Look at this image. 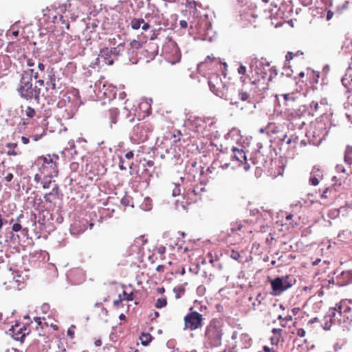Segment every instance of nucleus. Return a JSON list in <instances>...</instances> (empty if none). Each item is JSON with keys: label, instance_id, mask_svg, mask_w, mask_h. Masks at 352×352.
I'll return each mask as SVG.
<instances>
[{"label": "nucleus", "instance_id": "473e14b6", "mask_svg": "<svg viewBox=\"0 0 352 352\" xmlns=\"http://www.w3.org/2000/svg\"><path fill=\"white\" fill-rule=\"evenodd\" d=\"M58 190V184H55L51 192H50L49 193H46L44 195V199H45V202L52 203V200L51 199L50 197L52 195H53L54 194L57 193Z\"/></svg>", "mask_w": 352, "mask_h": 352}, {"label": "nucleus", "instance_id": "4d7b16f0", "mask_svg": "<svg viewBox=\"0 0 352 352\" xmlns=\"http://www.w3.org/2000/svg\"><path fill=\"white\" fill-rule=\"evenodd\" d=\"M21 140L23 144H28L30 142V138L29 136L28 137L25 136V135L21 136Z\"/></svg>", "mask_w": 352, "mask_h": 352}, {"label": "nucleus", "instance_id": "680f3d73", "mask_svg": "<svg viewBox=\"0 0 352 352\" xmlns=\"http://www.w3.org/2000/svg\"><path fill=\"white\" fill-rule=\"evenodd\" d=\"M52 181L51 179H49L47 181H45L43 183V188L44 189L49 188L50 186V184H52Z\"/></svg>", "mask_w": 352, "mask_h": 352}, {"label": "nucleus", "instance_id": "5701e85b", "mask_svg": "<svg viewBox=\"0 0 352 352\" xmlns=\"http://www.w3.org/2000/svg\"><path fill=\"white\" fill-rule=\"evenodd\" d=\"M337 324L336 321L333 320V318L331 317V314L330 313V310L329 309L327 314L324 316L323 320L322 326L324 329L325 330H329L332 325Z\"/></svg>", "mask_w": 352, "mask_h": 352}, {"label": "nucleus", "instance_id": "6e6552de", "mask_svg": "<svg viewBox=\"0 0 352 352\" xmlns=\"http://www.w3.org/2000/svg\"><path fill=\"white\" fill-rule=\"evenodd\" d=\"M327 134L328 131H327L325 124L322 122H320L311 126L306 136L308 138L310 143L317 146L322 142Z\"/></svg>", "mask_w": 352, "mask_h": 352}, {"label": "nucleus", "instance_id": "a211bd4d", "mask_svg": "<svg viewBox=\"0 0 352 352\" xmlns=\"http://www.w3.org/2000/svg\"><path fill=\"white\" fill-rule=\"evenodd\" d=\"M337 283L340 286H345L352 283V271L342 272L336 277Z\"/></svg>", "mask_w": 352, "mask_h": 352}, {"label": "nucleus", "instance_id": "e2e57ef3", "mask_svg": "<svg viewBox=\"0 0 352 352\" xmlns=\"http://www.w3.org/2000/svg\"><path fill=\"white\" fill-rule=\"evenodd\" d=\"M13 179V174L11 173H7V175H6V177H4V179L8 182H10L12 181V179Z\"/></svg>", "mask_w": 352, "mask_h": 352}, {"label": "nucleus", "instance_id": "79ce46f5", "mask_svg": "<svg viewBox=\"0 0 352 352\" xmlns=\"http://www.w3.org/2000/svg\"><path fill=\"white\" fill-rule=\"evenodd\" d=\"M130 45L133 49H140L142 46V43L141 41L133 40L130 43Z\"/></svg>", "mask_w": 352, "mask_h": 352}, {"label": "nucleus", "instance_id": "0e129e2a", "mask_svg": "<svg viewBox=\"0 0 352 352\" xmlns=\"http://www.w3.org/2000/svg\"><path fill=\"white\" fill-rule=\"evenodd\" d=\"M179 25H180L181 28L186 29L188 28V22L185 20H181L179 21Z\"/></svg>", "mask_w": 352, "mask_h": 352}, {"label": "nucleus", "instance_id": "f704fd0d", "mask_svg": "<svg viewBox=\"0 0 352 352\" xmlns=\"http://www.w3.org/2000/svg\"><path fill=\"white\" fill-rule=\"evenodd\" d=\"M185 288L183 286H179L173 289L177 299L181 298L185 293Z\"/></svg>", "mask_w": 352, "mask_h": 352}, {"label": "nucleus", "instance_id": "a878e982", "mask_svg": "<svg viewBox=\"0 0 352 352\" xmlns=\"http://www.w3.org/2000/svg\"><path fill=\"white\" fill-rule=\"evenodd\" d=\"M6 146L8 148L7 151L8 155L16 156L19 154V153L16 150V148L18 146L17 143H8Z\"/></svg>", "mask_w": 352, "mask_h": 352}, {"label": "nucleus", "instance_id": "864d4df0", "mask_svg": "<svg viewBox=\"0 0 352 352\" xmlns=\"http://www.w3.org/2000/svg\"><path fill=\"white\" fill-rule=\"evenodd\" d=\"M42 175L43 174L41 173H36L34 177V182L37 184L41 183L42 182Z\"/></svg>", "mask_w": 352, "mask_h": 352}, {"label": "nucleus", "instance_id": "ddd939ff", "mask_svg": "<svg viewBox=\"0 0 352 352\" xmlns=\"http://www.w3.org/2000/svg\"><path fill=\"white\" fill-rule=\"evenodd\" d=\"M9 331L14 340L22 341L25 336L29 334L30 329L25 324L19 322L12 326Z\"/></svg>", "mask_w": 352, "mask_h": 352}, {"label": "nucleus", "instance_id": "9d476101", "mask_svg": "<svg viewBox=\"0 0 352 352\" xmlns=\"http://www.w3.org/2000/svg\"><path fill=\"white\" fill-rule=\"evenodd\" d=\"M272 292L274 296L281 294L283 292L290 288L294 283V278L291 276H283L270 280Z\"/></svg>", "mask_w": 352, "mask_h": 352}, {"label": "nucleus", "instance_id": "72a5a7b5", "mask_svg": "<svg viewBox=\"0 0 352 352\" xmlns=\"http://www.w3.org/2000/svg\"><path fill=\"white\" fill-rule=\"evenodd\" d=\"M24 111L25 116L28 118H33L36 116L35 109L30 106H28Z\"/></svg>", "mask_w": 352, "mask_h": 352}, {"label": "nucleus", "instance_id": "2f4dec72", "mask_svg": "<svg viewBox=\"0 0 352 352\" xmlns=\"http://www.w3.org/2000/svg\"><path fill=\"white\" fill-rule=\"evenodd\" d=\"M262 157V155L259 152H256L253 154L252 156L250 158V161L252 162V164L259 167L261 163L259 160Z\"/></svg>", "mask_w": 352, "mask_h": 352}, {"label": "nucleus", "instance_id": "de8ad7c7", "mask_svg": "<svg viewBox=\"0 0 352 352\" xmlns=\"http://www.w3.org/2000/svg\"><path fill=\"white\" fill-rule=\"evenodd\" d=\"M230 257L234 260L239 261L241 255L238 251L232 250L230 252Z\"/></svg>", "mask_w": 352, "mask_h": 352}, {"label": "nucleus", "instance_id": "393cba45", "mask_svg": "<svg viewBox=\"0 0 352 352\" xmlns=\"http://www.w3.org/2000/svg\"><path fill=\"white\" fill-rule=\"evenodd\" d=\"M108 115L111 123L116 124L119 115V110L116 107L111 108L108 111Z\"/></svg>", "mask_w": 352, "mask_h": 352}, {"label": "nucleus", "instance_id": "58836bf2", "mask_svg": "<svg viewBox=\"0 0 352 352\" xmlns=\"http://www.w3.org/2000/svg\"><path fill=\"white\" fill-rule=\"evenodd\" d=\"M122 298L124 300L131 301L134 300V294L132 292L130 293H127L126 291L124 290L122 292Z\"/></svg>", "mask_w": 352, "mask_h": 352}, {"label": "nucleus", "instance_id": "f257e3e1", "mask_svg": "<svg viewBox=\"0 0 352 352\" xmlns=\"http://www.w3.org/2000/svg\"><path fill=\"white\" fill-rule=\"evenodd\" d=\"M208 85L210 91L216 96L230 101V104L241 110L248 109L252 104L250 95L245 91H239L238 98H233L230 94L234 89L227 87L218 74H212L209 76Z\"/></svg>", "mask_w": 352, "mask_h": 352}, {"label": "nucleus", "instance_id": "5fc2aeb1", "mask_svg": "<svg viewBox=\"0 0 352 352\" xmlns=\"http://www.w3.org/2000/svg\"><path fill=\"white\" fill-rule=\"evenodd\" d=\"M124 300L122 299V295L120 294L119 296H118V299L117 300H115L113 301V305L116 307H119L120 305L121 304V302L123 301Z\"/></svg>", "mask_w": 352, "mask_h": 352}, {"label": "nucleus", "instance_id": "774afa93", "mask_svg": "<svg viewBox=\"0 0 352 352\" xmlns=\"http://www.w3.org/2000/svg\"><path fill=\"white\" fill-rule=\"evenodd\" d=\"M164 269H165V266L164 265H159L157 267H156V270L159 272H164Z\"/></svg>", "mask_w": 352, "mask_h": 352}, {"label": "nucleus", "instance_id": "bf43d9fd", "mask_svg": "<svg viewBox=\"0 0 352 352\" xmlns=\"http://www.w3.org/2000/svg\"><path fill=\"white\" fill-rule=\"evenodd\" d=\"M121 203L122 205L126 206L129 205L130 200L129 197H124L121 199Z\"/></svg>", "mask_w": 352, "mask_h": 352}, {"label": "nucleus", "instance_id": "e433bc0d", "mask_svg": "<svg viewBox=\"0 0 352 352\" xmlns=\"http://www.w3.org/2000/svg\"><path fill=\"white\" fill-rule=\"evenodd\" d=\"M167 305V300L166 298H158L155 302V307L157 309H161L162 307H166Z\"/></svg>", "mask_w": 352, "mask_h": 352}, {"label": "nucleus", "instance_id": "a18cd8bd", "mask_svg": "<svg viewBox=\"0 0 352 352\" xmlns=\"http://www.w3.org/2000/svg\"><path fill=\"white\" fill-rule=\"evenodd\" d=\"M76 329L75 325H71V327L67 329V336L73 339L74 338L75 331L74 329Z\"/></svg>", "mask_w": 352, "mask_h": 352}, {"label": "nucleus", "instance_id": "0eeeda50", "mask_svg": "<svg viewBox=\"0 0 352 352\" xmlns=\"http://www.w3.org/2000/svg\"><path fill=\"white\" fill-rule=\"evenodd\" d=\"M153 129V126L148 120L140 121L133 128L132 138L136 142H144Z\"/></svg>", "mask_w": 352, "mask_h": 352}, {"label": "nucleus", "instance_id": "423d86ee", "mask_svg": "<svg viewBox=\"0 0 352 352\" xmlns=\"http://www.w3.org/2000/svg\"><path fill=\"white\" fill-rule=\"evenodd\" d=\"M223 331L219 322L212 320L208 324L205 331V346L207 348H215L221 344Z\"/></svg>", "mask_w": 352, "mask_h": 352}, {"label": "nucleus", "instance_id": "69168bd1", "mask_svg": "<svg viewBox=\"0 0 352 352\" xmlns=\"http://www.w3.org/2000/svg\"><path fill=\"white\" fill-rule=\"evenodd\" d=\"M299 311H300V308L299 307H294V308L291 309V313H292L291 315H292V316H296V315H297L298 314Z\"/></svg>", "mask_w": 352, "mask_h": 352}, {"label": "nucleus", "instance_id": "8fccbe9b", "mask_svg": "<svg viewBox=\"0 0 352 352\" xmlns=\"http://www.w3.org/2000/svg\"><path fill=\"white\" fill-rule=\"evenodd\" d=\"M204 277H206V278H208V282H211L212 280L214 278V275L211 273V272H206L205 271L204 272Z\"/></svg>", "mask_w": 352, "mask_h": 352}, {"label": "nucleus", "instance_id": "39448f33", "mask_svg": "<svg viewBox=\"0 0 352 352\" xmlns=\"http://www.w3.org/2000/svg\"><path fill=\"white\" fill-rule=\"evenodd\" d=\"M350 304V301L343 300L336 304L335 307L329 308L331 317L333 318L338 325L346 327L350 324V318L352 316V309Z\"/></svg>", "mask_w": 352, "mask_h": 352}, {"label": "nucleus", "instance_id": "c9c22d12", "mask_svg": "<svg viewBox=\"0 0 352 352\" xmlns=\"http://www.w3.org/2000/svg\"><path fill=\"white\" fill-rule=\"evenodd\" d=\"M298 143H299V135H297L296 133H294V134L291 135L290 137L289 138V139L287 140V144H298Z\"/></svg>", "mask_w": 352, "mask_h": 352}, {"label": "nucleus", "instance_id": "338daca9", "mask_svg": "<svg viewBox=\"0 0 352 352\" xmlns=\"http://www.w3.org/2000/svg\"><path fill=\"white\" fill-rule=\"evenodd\" d=\"M125 157L127 160H131L133 157V151H129L125 154Z\"/></svg>", "mask_w": 352, "mask_h": 352}, {"label": "nucleus", "instance_id": "f3484780", "mask_svg": "<svg viewBox=\"0 0 352 352\" xmlns=\"http://www.w3.org/2000/svg\"><path fill=\"white\" fill-rule=\"evenodd\" d=\"M323 179V170L319 167L314 166L309 177V182L313 186H317Z\"/></svg>", "mask_w": 352, "mask_h": 352}, {"label": "nucleus", "instance_id": "2eb2a0df", "mask_svg": "<svg viewBox=\"0 0 352 352\" xmlns=\"http://www.w3.org/2000/svg\"><path fill=\"white\" fill-rule=\"evenodd\" d=\"M113 54L110 49L105 47L100 50L97 61L98 65H111L113 63Z\"/></svg>", "mask_w": 352, "mask_h": 352}, {"label": "nucleus", "instance_id": "1a4fd4ad", "mask_svg": "<svg viewBox=\"0 0 352 352\" xmlns=\"http://www.w3.org/2000/svg\"><path fill=\"white\" fill-rule=\"evenodd\" d=\"M231 339L234 340V342L230 344V352H239L240 349L250 348L252 344V339L246 333L239 335L238 332L235 331L232 333Z\"/></svg>", "mask_w": 352, "mask_h": 352}, {"label": "nucleus", "instance_id": "49530a36", "mask_svg": "<svg viewBox=\"0 0 352 352\" xmlns=\"http://www.w3.org/2000/svg\"><path fill=\"white\" fill-rule=\"evenodd\" d=\"M24 60L26 61V65L28 67H33L36 65V58H27L25 56H23Z\"/></svg>", "mask_w": 352, "mask_h": 352}, {"label": "nucleus", "instance_id": "7c9ffc66", "mask_svg": "<svg viewBox=\"0 0 352 352\" xmlns=\"http://www.w3.org/2000/svg\"><path fill=\"white\" fill-rule=\"evenodd\" d=\"M344 162L348 164H352V146H348L344 153Z\"/></svg>", "mask_w": 352, "mask_h": 352}, {"label": "nucleus", "instance_id": "20e7f679", "mask_svg": "<svg viewBox=\"0 0 352 352\" xmlns=\"http://www.w3.org/2000/svg\"><path fill=\"white\" fill-rule=\"evenodd\" d=\"M59 157L56 154H47L38 156L35 162L38 172L43 174L45 178L57 177L58 174Z\"/></svg>", "mask_w": 352, "mask_h": 352}, {"label": "nucleus", "instance_id": "6ab92c4d", "mask_svg": "<svg viewBox=\"0 0 352 352\" xmlns=\"http://www.w3.org/2000/svg\"><path fill=\"white\" fill-rule=\"evenodd\" d=\"M283 96L285 100L286 110H295L294 107L298 103V98L294 94H285Z\"/></svg>", "mask_w": 352, "mask_h": 352}, {"label": "nucleus", "instance_id": "f03ea898", "mask_svg": "<svg viewBox=\"0 0 352 352\" xmlns=\"http://www.w3.org/2000/svg\"><path fill=\"white\" fill-rule=\"evenodd\" d=\"M273 74H277L276 69L270 67L269 63L265 64L256 58L250 60L248 78L258 91L268 89V82L272 80Z\"/></svg>", "mask_w": 352, "mask_h": 352}, {"label": "nucleus", "instance_id": "c03bdc74", "mask_svg": "<svg viewBox=\"0 0 352 352\" xmlns=\"http://www.w3.org/2000/svg\"><path fill=\"white\" fill-rule=\"evenodd\" d=\"M261 297V294H259L257 297H256V301L252 302V307H253V309L254 310H260L261 311V309H260L258 307V306L260 305L261 304V300H259V298Z\"/></svg>", "mask_w": 352, "mask_h": 352}, {"label": "nucleus", "instance_id": "cd10ccee", "mask_svg": "<svg viewBox=\"0 0 352 352\" xmlns=\"http://www.w3.org/2000/svg\"><path fill=\"white\" fill-rule=\"evenodd\" d=\"M125 44L124 43H120L116 47L110 49L113 56H120L125 51Z\"/></svg>", "mask_w": 352, "mask_h": 352}, {"label": "nucleus", "instance_id": "bb28decb", "mask_svg": "<svg viewBox=\"0 0 352 352\" xmlns=\"http://www.w3.org/2000/svg\"><path fill=\"white\" fill-rule=\"evenodd\" d=\"M152 340L153 337L149 333H142L140 336L141 344L144 346H148Z\"/></svg>", "mask_w": 352, "mask_h": 352}, {"label": "nucleus", "instance_id": "37998d69", "mask_svg": "<svg viewBox=\"0 0 352 352\" xmlns=\"http://www.w3.org/2000/svg\"><path fill=\"white\" fill-rule=\"evenodd\" d=\"M320 108V106L318 102L312 101L311 102L310 109H311V111H313L314 112H318V111H319Z\"/></svg>", "mask_w": 352, "mask_h": 352}, {"label": "nucleus", "instance_id": "4468645a", "mask_svg": "<svg viewBox=\"0 0 352 352\" xmlns=\"http://www.w3.org/2000/svg\"><path fill=\"white\" fill-rule=\"evenodd\" d=\"M232 151V158L238 162V166L244 164V169L248 171L250 168L251 164L248 162L244 151L233 147Z\"/></svg>", "mask_w": 352, "mask_h": 352}, {"label": "nucleus", "instance_id": "4c0bfd02", "mask_svg": "<svg viewBox=\"0 0 352 352\" xmlns=\"http://www.w3.org/2000/svg\"><path fill=\"white\" fill-rule=\"evenodd\" d=\"M45 135H46V133L44 131H43L41 133H36L29 135V137L33 141L37 142V141H39L40 140H41Z\"/></svg>", "mask_w": 352, "mask_h": 352}, {"label": "nucleus", "instance_id": "052dcab7", "mask_svg": "<svg viewBox=\"0 0 352 352\" xmlns=\"http://www.w3.org/2000/svg\"><path fill=\"white\" fill-rule=\"evenodd\" d=\"M336 169L338 173H346V169L343 167L342 165H337Z\"/></svg>", "mask_w": 352, "mask_h": 352}, {"label": "nucleus", "instance_id": "3c124183", "mask_svg": "<svg viewBox=\"0 0 352 352\" xmlns=\"http://www.w3.org/2000/svg\"><path fill=\"white\" fill-rule=\"evenodd\" d=\"M144 201H146V207L144 208V210H149L151 208V199L147 197L144 199Z\"/></svg>", "mask_w": 352, "mask_h": 352}, {"label": "nucleus", "instance_id": "9b49d317", "mask_svg": "<svg viewBox=\"0 0 352 352\" xmlns=\"http://www.w3.org/2000/svg\"><path fill=\"white\" fill-rule=\"evenodd\" d=\"M214 124V121L210 118H195L192 122L193 130L203 137L208 136Z\"/></svg>", "mask_w": 352, "mask_h": 352}, {"label": "nucleus", "instance_id": "a19ab883", "mask_svg": "<svg viewBox=\"0 0 352 352\" xmlns=\"http://www.w3.org/2000/svg\"><path fill=\"white\" fill-rule=\"evenodd\" d=\"M237 71L239 74L244 75L248 77V70L247 69V67L245 65L240 64L239 67L237 69Z\"/></svg>", "mask_w": 352, "mask_h": 352}, {"label": "nucleus", "instance_id": "09e8293b", "mask_svg": "<svg viewBox=\"0 0 352 352\" xmlns=\"http://www.w3.org/2000/svg\"><path fill=\"white\" fill-rule=\"evenodd\" d=\"M214 60H215L214 57L212 58L211 56H208L205 60L200 64V65L206 66L209 63H211Z\"/></svg>", "mask_w": 352, "mask_h": 352}, {"label": "nucleus", "instance_id": "7ed1b4c3", "mask_svg": "<svg viewBox=\"0 0 352 352\" xmlns=\"http://www.w3.org/2000/svg\"><path fill=\"white\" fill-rule=\"evenodd\" d=\"M34 69H28L23 71L21 74L20 80L16 88V91L19 96L26 100H39L41 92L40 88L37 86H33L32 76Z\"/></svg>", "mask_w": 352, "mask_h": 352}, {"label": "nucleus", "instance_id": "6e6d98bb", "mask_svg": "<svg viewBox=\"0 0 352 352\" xmlns=\"http://www.w3.org/2000/svg\"><path fill=\"white\" fill-rule=\"evenodd\" d=\"M21 226L20 223H16L12 226V230L13 232H19L21 230Z\"/></svg>", "mask_w": 352, "mask_h": 352}, {"label": "nucleus", "instance_id": "f8f14e48", "mask_svg": "<svg viewBox=\"0 0 352 352\" xmlns=\"http://www.w3.org/2000/svg\"><path fill=\"white\" fill-rule=\"evenodd\" d=\"M184 322L185 330L195 331L202 327L204 318L202 314L197 311H191L184 317Z\"/></svg>", "mask_w": 352, "mask_h": 352}, {"label": "nucleus", "instance_id": "4be33fe9", "mask_svg": "<svg viewBox=\"0 0 352 352\" xmlns=\"http://www.w3.org/2000/svg\"><path fill=\"white\" fill-rule=\"evenodd\" d=\"M338 240L346 244L352 243V232L348 229L342 230L338 235Z\"/></svg>", "mask_w": 352, "mask_h": 352}, {"label": "nucleus", "instance_id": "13d9d810", "mask_svg": "<svg viewBox=\"0 0 352 352\" xmlns=\"http://www.w3.org/2000/svg\"><path fill=\"white\" fill-rule=\"evenodd\" d=\"M296 333H297L298 336L302 338L305 336L306 332L304 329L300 328L297 330Z\"/></svg>", "mask_w": 352, "mask_h": 352}, {"label": "nucleus", "instance_id": "b1692460", "mask_svg": "<svg viewBox=\"0 0 352 352\" xmlns=\"http://www.w3.org/2000/svg\"><path fill=\"white\" fill-rule=\"evenodd\" d=\"M272 332L273 335L270 338L271 343L274 345H277L280 340L283 339V331L280 328H274Z\"/></svg>", "mask_w": 352, "mask_h": 352}, {"label": "nucleus", "instance_id": "c756f323", "mask_svg": "<svg viewBox=\"0 0 352 352\" xmlns=\"http://www.w3.org/2000/svg\"><path fill=\"white\" fill-rule=\"evenodd\" d=\"M182 133L179 131L175 130L173 133H168L167 138L172 140L173 142L176 143L181 140Z\"/></svg>", "mask_w": 352, "mask_h": 352}, {"label": "nucleus", "instance_id": "412c9836", "mask_svg": "<svg viewBox=\"0 0 352 352\" xmlns=\"http://www.w3.org/2000/svg\"><path fill=\"white\" fill-rule=\"evenodd\" d=\"M142 26V29L144 31L150 28V25L148 22H145L143 19L133 18L131 21V27L133 30H138Z\"/></svg>", "mask_w": 352, "mask_h": 352}, {"label": "nucleus", "instance_id": "aec40b11", "mask_svg": "<svg viewBox=\"0 0 352 352\" xmlns=\"http://www.w3.org/2000/svg\"><path fill=\"white\" fill-rule=\"evenodd\" d=\"M46 90L47 91L51 90V95L55 97L56 95L58 93V91L56 89V76L54 74L48 75V78L46 82Z\"/></svg>", "mask_w": 352, "mask_h": 352}, {"label": "nucleus", "instance_id": "c85d7f7f", "mask_svg": "<svg viewBox=\"0 0 352 352\" xmlns=\"http://www.w3.org/2000/svg\"><path fill=\"white\" fill-rule=\"evenodd\" d=\"M303 55H304V53L300 50H298L295 53L292 52H288L287 54H286L285 58H286L287 61H290V60H293L294 58H298V57H301L303 59L304 58Z\"/></svg>", "mask_w": 352, "mask_h": 352}, {"label": "nucleus", "instance_id": "dca6fc26", "mask_svg": "<svg viewBox=\"0 0 352 352\" xmlns=\"http://www.w3.org/2000/svg\"><path fill=\"white\" fill-rule=\"evenodd\" d=\"M246 232H252L251 230H249L248 226L247 224H244L241 221H236L232 224L230 233V235H238L241 238Z\"/></svg>", "mask_w": 352, "mask_h": 352}, {"label": "nucleus", "instance_id": "603ef678", "mask_svg": "<svg viewBox=\"0 0 352 352\" xmlns=\"http://www.w3.org/2000/svg\"><path fill=\"white\" fill-rule=\"evenodd\" d=\"M69 167H70V169H71L72 171L76 172V171H77V170H78V168H79V164H78V163H77V162H72V163L70 164Z\"/></svg>", "mask_w": 352, "mask_h": 352}, {"label": "nucleus", "instance_id": "ea45409f", "mask_svg": "<svg viewBox=\"0 0 352 352\" xmlns=\"http://www.w3.org/2000/svg\"><path fill=\"white\" fill-rule=\"evenodd\" d=\"M35 322L37 323V325L41 327V329H43V325H46V327H47V325L45 322H43L45 320V318H41L39 317H36L34 318ZM36 330L38 331V327H36Z\"/></svg>", "mask_w": 352, "mask_h": 352}]
</instances>
